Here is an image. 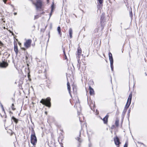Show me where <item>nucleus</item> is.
<instances>
[{
    "label": "nucleus",
    "mask_w": 147,
    "mask_h": 147,
    "mask_svg": "<svg viewBox=\"0 0 147 147\" xmlns=\"http://www.w3.org/2000/svg\"><path fill=\"white\" fill-rule=\"evenodd\" d=\"M31 1L32 2V4L35 6L37 10H39L40 11L43 10V9H42L43 4L41 0H36L35 3L34 2L33 0H31Z\"/></svg>",
    "instance_id": "f257e3e1"
},
{
    "label": "nucleus",
    "mask_w": 147,
    "mask_h": 147,
    "mask_svg": "<svg viewBox=\"0 0 147 147\" xmlns=\"http://www.w3.org/2000/svg\"><path fill=\"white\" fill-rule=\"evenodd\" d=\"M51 98L48 97L46 99H42L40 101V102L48 107L50 108L51 106Z\"/></svg>",
    "instance_id": "f03ea898"
},
{
    "label": "nucleus",
    "mask_w": 147,
    "mask_h": 147,
    "mask_svg": "<svg viewBox=\"0 0 147 147\" xmlns=\"http://www.w3.org/2000/svg\"><path fill=\"white\" fill-rule=\"evenodd\" d=\"M88 85L89 90L90 96H88V95L87 96V102L88 104L89 105L91 110H92V106L91 105L92 103V100H91V97L90 96L92 95V88L89 83L88 84Z\"/></svg>",
    "instance_id": "7ed1b4c3"
},
{
    "label": "nucleus",
    "mask_w": 147,
    "mask_h": 147,
    "mask_svg": "<svg viewBox=\"0 0 147 147\" xmlns=\"http://www.w3.org/2000/svg\"><path fill=\"white\" fill-rule=\"evenodd\" d=\"M22 50H24V55L25 56V59L26 60L27 63V65L28 67L29 66V64L28 63H30V59L31 58V56H30L29 54H28V52L26 51V49L25 48H22Z\"/></svg>",
    "instance_id": "20e7f679"
},
{
    "label": "nucleus",
    "mask_w": 147,
    "mask_h": 147,
    "mask_svg": "<svg viewBox=\"0 0 147 147\" xmlns=\"http://www.w3.org/2000/svg\"><path fill=\"white\" fill-rule=\"evenodd\" d=\"M30 142L34 146L36 145L37 142V139L35 134L31 135Z\"/></svg>",
    "instance_id": "39448f33"
},
{
    "label": "nucleus",
    "mask_w": 147,
    "mask_h": 147,
    "mask_svg": "<svg viewBox=\"0 0 147 147\" xmlns=\"http://www.w3.org/2000/svg\"><path fill=\"white\" fill-rule=\"evenodd\" d=\"M74 107L77 109L78 115H80L81 111V107L80 105V103H78V102H77L75 104Z\"/></svg>",
    "instance_id": "423d86ee"
},
{
    "label": "nucleus",
    "mask_w": 147,
    "mask_h": 147,
    "mask_svg": "<svg viewBox=\"0 0 147 147\" xmlns=\"http://www.w3.org/2000/svg\"><path fill=\"white\" fill-rule=\"evenodd\" d=\"M32 42V40L30 39H28L24 42V46L26 47V49H28L31 46V45Z\"/></svg>",
    "instance_id": "0eeeda50"
},
{
    "label": "nucleus",
    "mask_w": 147,
    "mask_h": 147,
    "mask_svg": "<svg viewBox=\"0 0 147 147\" xmlns=\"http://www.w3.org/2000/svg\"><path fill=\"white\" fill-rule=\"evenodd\" d=\"M8 65V64L7 62L5 61V59H3L2 60V62H0V66L1 67L5 68Z\"/></svg>",
    "instance_id": "6e6552de"
},
{
    "label": "nucleus",
    "mask_w": 147,
    "mask_h": 147,
    "mask_svg": "<svg viewBox=\"0 0 147 147\" xmlns=\"http://www.w3.org/2000/svg\"><path fill=\"white\" fill-rule=\"evenodd\" d=\"M132 97V94H130L127 100V102L125 106V108L127 109L130 104Z\"/></svg>",
    "instance_id": "1a4fd4ad"
},
{
    "label": "nucleus",
    "mask_w": 147,
    "mask_h": 147,
    "mask_svg": "<svg viewBox=\"0 0 147 147\" xmlns=\"http://www.w3.org/2000/svg\"><path fill=\"white\" fill-rule=\"evenodd\" d=\"M25 71L27 72L28 80L30 81L31 80V79L30 78V71L29 69V67H28V69H27L26 68H25Z\"/></svg>",
    "instance_id": "9d476101"
},
{
    "label": "nucleus",
    "mask_w": 147,
    "mask_h": 147,
    "mask_svg": "<svg viewBox=\"0 0 147 147\" xmlns=\"http://www.w3.org/2000/svg\"><path fill=\"white\" fill-rule=\"evenodd\" d=\"M14 51H15L16 54V55H17L18 52L17 45L16 42L15 41L14 42Z\"/></svg>",
    "instance_id": "9b49d317"
},
{
    "label": "nucleus",
    "mask_w": 147,
    "mask_h": 147,
    "mask_svg": "<svg viewBox=\"0 0 147 147\" xmlns=\"http://www.w3.org/2000/svg\"><path fill=\"white\" fill-rule=\"evenodd\" d=\"M115 144L116 145H119L120 144L119 140V138L117 137H116L114 139Z\"/></svg>",
    "instance_id": "f8f14e48"
},
{
    "label": "nucleus",
    "mask_w": 147,
    "mask_h": 147,
    "mask_svg": "<svg viewBox=\"0 0 147 147\" xmlns=\"http://www.w3.org/2000/svg\"><path fill=\"white\" fill-rule=\"evenodd\" d=\"M82 53V50L80 48V47H78V48L77 49V55H78V58H79L81 54Z\"/></svg>",
    "instance_id": "ddd939ff"
},
{
    "label": "nucleus",
    "mask_w": 147,
    "mask_h": 147,
    "mask_svg": "<svg viewBox=\"0 0 147 147\" xmlns=\"http://www.w3.org/2000/svg\"><path fill=\"white\" fill-rule=\"evenodd\" d=\"M12 120L16 123V124L18 122V119L16 118L14 116H12L11 117V121L12 123Z\"/></svg>",
    "instance_id": "4468645a"
},
{
    "label": "nucleus",
    "mask_w": 147,
    "mask_h": 147,
    "mask_svg": "<svg viewBox=\"0 0 147 147\" xmlns=\"http://www.w3.org/2000/svg\"><path fill=\"white\" fill-rule=\"evenodd\" d=\"M79 118L80 122H83L84 121V117L82 115H80L79 116Z\"/></svg>",
    "instance_id": "2eb2a0df"
},
{
    "label": "nucleus",
    "mask_w": 147,
    "mask_h": 147,
    "mask_svg": "<svg viewBox=\"0 0 147 147\" xmlns=\"http://www.w3.org/2000/svg\"><path fill=\"white\" fill-rule=\"evenodd\" d=\"M78 63L77 64V67L79 70H80V68L81 67V61L80 59L78 60Z\"/></svg>",
    "instance_id": "dca6fc26"
},
{
    "label": "nucleus",
    "mask_w": 147,
    "mask_h": 147,
    "mask_svg": "<svg viewBox=\"0 0 147 147\" xmlns=\"http://www.w3.org/2000/svg\"><path fill=\"white\" fill-rule=\"evenodd\" d=\"M29 129L30 130H31V135H35V132L34 131V128L32 127H29Z\"/></svg>",
    "instance_id": "f3484780"
},
{
    "label": "nucleus",
    "mask_w": 147,
    "mask_h": 147,
    "mask_svg": "<svg viewBox=\"0 0 147 147\" xmlns=\"http://www.w3.org/2000/svg\"><path fill=\"white\" fill-rule=\"evenodd\" d=\"M109 117L108 115H107L103 119V120L105 123H106L107 122L108 118Z\"/></svg>",
    "instance_id": "a211bd4d"
},
{
    "label": "nucleus",
    "mask_w": 147,
    "mask_h": 147,
    "mask_svg": "<svg viewBox=\"0 0 147 147\" xmlns=\"http://www.w3.org/2000/svg\"><path fill=\"white\" fill-rule=\"evenodd\" d=\"M69 34L70 38H72V29L71 28H69Z\"/></svg>",
    "instance_id": "6ab92c4d"
},
{
    "label": "nucleus",
    "mask_w": 147,
    "mask_h": 147,
    "mask_svg": "<svg viewBox=\"0 0 147 147\" xmlns=\"http://www.w3.org/2000/svg\"><path fill=\"white\" fill-rule=\"evenodd\" d=\"M87 134H88V138L89 141V144H88V146H89V147H91L92 145H91V143L90 138L89 135V134H88V131L87 132Z\"/></svg>",
    "instance_id": "aec40b11"
},
{
    "label": "nucleus",
    "mask_w": 147,
    "mask_h": 147,
    "mask_svg": "<svg viewBox=\"0 0 147 147\" xmlns=\"http://www.w3.org/2000/svg\"><path fill=\"white\" fill-rule=\"evenodd\" d=\"M1 107L2 110V111L4 112V113L5 114V118H6L7 117V116L6 115H5V110L4 109L3 107V105L1 103Z\"/></svg>",
    "instance_id": "412c9836"
},
{
    "label": "nucleus",
    "mask_w": 147,
    "mask_h": 147,
    "mask_svg": "<svg viewBox=\"0 0 147 147\" xmlns=\"http://www.w3.org/2000/svg\"><path fill=\"white\" fill-rule=\"evenodd\" d=\"M3 55L6 56V57L7 58L10 56V54L7 52H5L3 54Z\"/></svg>",
    "instance_id": "4be33fe9"
},
{
    "label": "nucleus",
    "mask_w": 147,
    "mask_h": 147,
    "mask_svg": "<svg viewBox=\"0 0 147 147\" xmlns=\"http://www.w3.org/2000/svg\"><path fill=\"white\" fill-rule=\"evenodd\" d=\"M40 17V14H39L38 13L37 14V15L34 16V20L37 19L39 17Z\"/></svg>",
    "instance_id": "5701e85b"
},
{
    "label": "nucleus",
    "mask_w": 147,
    "mask_h": 147,
    "mask_svg": "<svg viewBox=\"0 0 147 147\" xmlns=\"http://www.w3.org/2000/svg\"><path fill=\"white\" fill-rule=\"evenodd\" d=\"M14 107V104L13 103H12L11 105V108L12 110L13 111H14L16 110V108Z\"/></svg>",
    "instance_id": "b1692460"
},
{
    "label": "nucleus",
    "mask_w": 147,
    "mask_h": 147,
    "mask_svg": "<svg viewBox=\"0 0 147 147\" xmlns=\"http://www.w3.org/2000/svg\"><path fill=\"white\" fill-rule=\"evenodd\" d=\"M109 60L111 64H112L113 63V57H111L109 58Z\"/></svg>",
    "instance_id": "393cba45"
},
{
    "label": "nucleus",
    "mask_w": 147,
    "mask_h": 147,
    "mask_svg": "<svg viewBox=\"0 0 147 147\" xmlns=\"http://www.w3.org/2000/svg\"><path fill=\"white\" fill-rule=\"evenodd\" d=\"M67 89L69 91V94H70V96H71V93H70V86H67Z\"/></svg>",
    "instance_id": "a878e982"
},
{
    "label": "nucleus",
    "mask_w": 147,
    "mask_h": 147,
    "mask_svg": "<svg viewBox=\"0 0 147 147\" xmlns=\"http://www.w3.org/2000/svg\"><path fill=\"white\" fill-rule=\"evenodd\" d=\"M36 61L38 63V64L39 65H40V64L39 63L41 62L40 60L37 58H36Z\"/></svg>",
    "instance_id": "bb28decb"
},
{
    "label": "nucleus",
    "mask_w": 147,
    "mask_h": 147,
    "mask_svg": "<svg viewBox=\"0 0 147 147\" xmlns=\"http://www.w3.org/2000/svg\"><path fill=\"white\" fill-rule=\"evenodd\" d=\"M54 2H53L52 3V5H51V10H53L54 9Z\"/></svg>",
    "instance_id": "cd10ccee"
},
{
    "label": "nucleus",
    "mask_w": 147,
    "mask_h": 147,
    "mask_svg": "<svg viewBox=\"0 0 147 147\" xmlns=\"http://www.w3.org/2000/svg\"><path fill=\"white\" fill-rule=\"evenodd\" d=\"M0 46L4 47V44L0 40Z\"/></svg>",
    "instance_id": "c85d7f7f"
},
{
    "label": "nucleus",
    "mask_w": 147,
    "mask_h": 147,
    "mask_svg": "<svg viewBox=\"0 0 147 147\" xmlns=\"http://www.w3.org/2000/svg\"><path fill=\"white\" fill-rule=\"evenodd\" d=\"M66 76L67 79V80H68V77H69V76H70V74L69 73H66Z\"/></svg>",
    "instance_id": "c756f323"
},
{
    "label": "nucleus",
    "mask_w": 147,
    "mask_h": 147,
    "mask_svg": "<svg viewBox=\"0 0 147 147\" xmlns=\"http://www.w3.org/2000/svg\"><path fill=\"white\" fill-rule=\"evenodd\" d=\"M45 82H46V84H47L46 86H47V87H48L49 88L50 83H48L47 82V80Z\"/></svg>",
    "instance_id": "7c9ffc66"
},
{
    "label": "nucleus",
    "mask_w": 147,
    "mask_h": 147,
    "mask_svg": "<svg viewBox=\"0 0 147 147\" xmlns=\"http://www.w3.org/2000/svg\"><path fill=\"white\" fill-rule=\"evenodd\" d=\"M115 125L117 126H118L119 125V121L118 120H116L115 122Z\"/></svg>",
    "instance_id": "2f4dec72"
},
{
    "label": "nucleus",
    "mask_w": 147,
    "mask_h": 147,
    "mask_svg": "<svg viewBox=\"0 0 147 147\" xmlns=\"http://www.w3.org/2000/svg\"><path fill=\"white\" fill-rule=\"evenodd\" d=\"M77 139L79 141V142H80V143L82 142V141H81L79 137H77Z\"/></svg>",
    "instance_id": "473e14b6"
},
{
    "label": "nucleus",
    "mask_w": 147,
    "mask_h": 147,
    "mask_svg": "<svg viewBox=\"0 0 147 147\" xmlns=\"http://www.w3.org/2000/svg\"><path fill=\"white\" fill-rule=\"evenodd\" d=\"M39 14H40V17L42 15H44L45 13V12L44 11H42L41 13H38Z\"/></svg>",
    "instance_id": "72a5a7b5"
},
{
    "label": "nucleus",
    "mask_w": 147,
    "mask_h": 147,
    "mask_svg": "<svg viewBox=\"0 0 147 147\" xmlns=\"http://www.w3.org/2000/svg\"><path fill=\"white\" fill-rule=\"evenodd\" d=\"M111 70L112 71H113V64H111Z\"/></svg>",
    "instance_id": "f704fd0d"
},
{
    "label": "nucleus",
    "mask_w": 147,
    "mask_h": 147,
    "mask_svg": "<svg viewBox=\"0 0 147 147\" xmlns=\"http://www.w3.org/2000/svg\"><path fill=\"white\" fill-rule=\"evenodd\" d=\"M58 32L59 34V35L61 37L62 34H61V31H58Z\"/></svg>",
    "instance_id": "c9c22d12"
},
{
    "label": "nucleus",
    "mask_w": 147,
    "mask_h": 147,
    "mask_svg": "<svg viewBox=\"0 0 147 147\" xmlns=\"http://www.w3.org/2000/svg\"><path fill=\"white\" fill-rule=\"evenodd\" d=\"M57 31H61V29L59 26L57 28Z\"/></svg>",
    "instance_id": "e433bc0d"
},
{
    "label": "nucleus",
    "mask_w": 147,
    "mask_h": 147,
    "mask_svg": "<svg viewBox=\"0 0 147 147\" xmlns=\"http://www.w3.org/2000/svg\"><path fill=\"white\" fill-rule=\"evenodd\" d=\"M100 4H101L103 2V0H98Z\"/></svg>",
    "instance_id": "4c0bfd02"
},
{
    "label": "nucleus",
    "mask_w": 147,
    "mask_h": 147,
    "mask_svg": "<svg viewBox=\"0 0 147 147\" xmlns=\"http://www.w3.org/2000/svg\"><path fill=\"white\" fill-rule=\"evenodd\" d=\"M62 48V49H63V54L64 55L66 54L65 51V50L64 48Z\"/></svg>",
    "instance_id": "58836bf2"
},
{
    "label": "nucleus",
    "mask_w": 147,
    "mask_h": 147,
    "mask_svg": "<svg viewBox=\"0 0 147 147\" xmlns=\"http://www.w3.org/2000/svg\"><path fill=\"white\" fill-rule=\"evenodd\" d=\"M109 58L111 57H112V55L111 53H109Z\"/></svg>",
    "instance_id": "ea45409f"
},
{
    "label": "nucleus",
    "mask_w": 147,
    "mask_h": 147,
    "mask_svg": "<svg viewBox=\"0 0 147 147\" xmlns=\"http://www.w3.org/2000/svg\"><path fill=\"white\" fill-rule=\"evenodd\" d=\"M53 10H51V12L50 13V16H51V15L52 14V13L53 12Z\"/></svg>",
    "instance_id": "a19ab883"
},
{
    "label": "nucleus",
    "mask_w": 147,
    "mask_h": 147,
    "mask_svg": "<svg viewBox=\"0 0 147 147\" xmlns=\"http://www.w3.org/2000/svg\"><path fill=\"white\" fill-rule=\"evenodd\" d=\"M64 58H65V59H67V56L66 55V54H65V55H64Z\"/></svg>",
    "instance_id": "79ce46f5"
},
{
    "label": "nucleus",
    "mask_w": 147,
    "mask_h": 147,
    "mask_svg": "<svg viewBox=\"0 0 147 147\" xmlns=\"http://www.w3.org/2000/svg\"><path fill=\"white\" fill-rule=\"evenodd\" d=\"M73 92H76V88L74 89V88L73 87Z\"/></svg>",
    "instance_id": "37998d69"
},
{
    "label": "nucleus",
    "mask_w": 147,
    "mask_h": 147,
    "mask_svg": "<svg viewBox=\"0 0 147 147\" xmlns=\"http://www.w3.org/2000/svg\"><path fill=\"white\" fill-rule=\"evenodd\" d=\"M127 143H126L124 146V147H127Z\"/></svg>",
    "instance_id": "c03bdc74"
},
{
    "label": "nucleus",
    "mask_w": 147,
    "mask_h": 147,
    "mask_svg": "<svg viewBox=\"0 0 147 147\" xmlns=\"http://www.w3.org/2000/svg\"><path fill=\"white\" fill-rule=\"evenodd\" d=\"M59 144H60V145H61V147H63V143H60L59 142Z\"/></svg>",
    "instance_id": "a18cd8bd"
},
{
    "label": "nucleus",
    "mask_w": 147,
    "mask_h": 147,
    "mask_svg": "<svg viewBox=\"0 0 147 147\" xmlns=\"http://www.w3.org/2000/svg\"><path fill=\"white\" fill-rule=\"evenodd\" d=\"M9 114H10V115L11 116V115L12 114H13V113L11 112V111H10L9 112Z\"/></svg>",
    "instance_id": "49530a36"
},
{
    "label": "nucleus",
    "mask_w": 147,
    "mask_h": 147,
    "mask_svg": "<svg viewBox=\"0 0 147 147\" xmlns=\"http://www.w3.org/2000/svg\"><path fill=\"white\" fill-rule=\"evenodd\" d=\"M11 99L13 102H15V100L13 98H12Z\"/></svg>",
    "instance_id": "de8ad7c7"
},
{
    "label": "nucleus",
    "mask_w": 147,
    "mask_h": 147,
    "mask_svg": "<svg viewBox=\"0 0 147 147\" xmlns=\"http://www.w3.org/2000/svg\"><path fill=\"white\" fill-rule=\"evenodd\" d=\"M67 86H70V84H69V82H68L67 83Z\"/></svg>",
    "instance_id": "09e8293b"
},
{
    "label": "nucleus",
    "mask_w": 147,
    "mask_h": 147,
    "mask_svg": "<svg viewBox=\"0 0 147 147\" xmlns=\"http://www.w3.org/2000/svg\"><path fill=\"white\" fill-rule=\"evenodd\" d=\"M47 3H49V0H47Z\"/></svg>",
    "instance_id": "8fccbe9b"
},
{
    "label": "nucleus",
    "mask_w": 147,
    "mask_h": 147,
    "mask_svg": "<svg viewBox=\"0 0 147 147\" xmlns=\"http://www.w3.org/2000/svg\"><path fill=\"white\" fill-rule=\"evenodd\" d=\"M69 72H70V73H71V74L72 73V72L71 70H69Z\"/></svg>",
    "instance_id": "3c124183"
},
{
    "label": "nucleus",
    "mask_w": 147,
    "mask_h": 147,
    "mask_svg": "<svg viewBox=\"0 0 147 147\" xmlns=\"http://www.w3.org/2000/svg\"><path fill=\"white\" fill-rule=\"evenodd\" d=\"M14 14L15 15H16L17 14V13H16V12H14Z\"/></svg>",
    "instance_id": "603ef678"
},
{
    "label": "nucleus",
    "mask_w": 147,
    "mask_h": 147,
    "mask_svg": "<svg viewBox=\"0 0 147 147\" xmlns=\"http://www.w3.org/2000/svg\"><path fill=\"white\" fill-rule=\"evenodd\" d=\"M96 112H97V114H98V111H97V110H96Z\"/></svg>",
    "instance_id": "864d4df0"
},
{
    "label": "nucleus",
    "mask_w": 147,
    "mask_h": 147,
    "mask_svg": "<svg viewBox=\"0 0 147 147\" xmlns=\"http://www.w3.org/2000/svg\"><path fill=\"white\" fill-rule=\"evenodd\" d=\"M33 28H35V26H34H34H33Z\"/></svg>",
    "instance_id": "5fc2aeb1"
},
{
    "label": "nucleus",
    "mask_w": 147,
    "mask_h": 147,
    "mask_svg": "<svg viewBox=\"0 0 147 147\" xmlns=\"http://www.w3.org/2000/svg\"><path fill=\"white\" fill-rule=\"evenodd\" d=\"M45 113H46V114H47V112L46 111L45 112Z\"/></svg>",
    "instance_id": "6e6d98bb"
},
{
    "label": "nucleus",
    "mask_w": 147,
    "mask_h": 147,
    "mask_svg": "<svg viewBox=\"0 0 147 147\" xmlns=\"http://www.w3.org/2000/svg\"><path fill=\"white\" fill-rule=\"evenodd\" d=\"M80 144H79V145H78V147H79V146H80Z\"/></svg>",
    "instance_id": "4d7b16f0"
},
{
    "label": "nucleus",
    "mask_w": 147,
    "mask_h": 147,
    "mask_svg": "<svg viewBox=\"0 0 147 147\" xmlns=\"http://www.w3.org/2000/svg\"><path fill=\"white\" fill-rule=\"evenodd\" d=\"M80 135H79V136H80Z\"/></svg>",
    "instance_id": "13d9d810"
},
{
    "label": "nucleus",
    "mask_w": 147,
    "mask_h": 147,
    "mask_svg": "<svg viewBox=\"0 0 147 147\" xmlns=\"http://www.w3.org/2000/svg\"><path fill=\"white\" fill-rule=\"evenodd\" d=\"M6 121V119H5V120H4V122Z\"/></svg>",
    "instance_id": "bf43d9fd"
},
{
    "label": "nucleus",
    "mask_w": 147,
    "mask_h": 147,
    "mask_svg": "<svg viewBox=\"0 0 147 147\" xmlns=\"http://www.w3.org/2000/svg\"><path fill=\"white\" fill-rule=\"evenodd\" d=\"M3 28H4V29H5V27H4Z\"/></svg>",
    "instance_id": "052dcab7"
},
{
    "label": "nucleus",
    "mask_w": 147,
    "mask_h": 147,
    "mask_svg": "<svg viewBox=\"0 0 147 147\" xmlns=\"http://www.w3.org/2000/svg\"><path fill=\"white\" fill-rule=\"evenodd\" d=\"M32 104H34V103L33 102H32Z\"/></svg>",
    "instance_id": "680f3d73"
},
{
    "label": "nucleus",
    "mask_w": 147,
    "mask_h": 147,
    "mask_svg": "<svg viewBox=\"0 0 147 147\" xmlns=\"http://www.w3.org/2000/svg\"><path fill=\"white\" fill-rule=\"evenodd\" d=\"M92 92H93V89H92ZM93 94V93H92V94Z\"/></svg>",
    "instance_id": "e2e57ef3"
},
{
    "label": "nucleus",
    "mask_w": 147,
    "mask_h": 147,
    "mask_svg": "<svg viewBox=\"0 0 147 147\" xmlns=\"http://www.w3.org/2000/svg\"><path fill=\"white\" fill-rule=\"evenodd\" d=\"M50 147H51V146H50Z\"/></svg>",
    "instance_id": "0e129e2a"
}]
</instances>
